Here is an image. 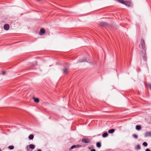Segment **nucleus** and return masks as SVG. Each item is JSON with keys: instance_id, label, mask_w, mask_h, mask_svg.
<instances>
[{"instance_id": "dca6fc26", "label": "nucleus", "mask_w": 151, "mask_h": 151, "mask_svg": "<svg viewBox=\"0 0 151 151\" xmlns=\"http://www.w3.org/2000/svg\"><path fill=\"white\" fill-rule=\"evenodd\" d=\"M14 146L13 145H10L8 147V148L11 150L14 149Z\"/></svg>"}, {"instance_id": "9d476101", "label": "nucleus", "mask_w": 151, "mask_h": 151, "mask_svg": "<svg viewBox=\"0 0 151 151\" xmlns=\"http://www.w3.org/2000/svg\"><path fill=\"white\" fill-rule=\"evenodd\" d=\"M108 135V133L106 132H105L103 134L102 136L103 137L105 138L107 137Z\"/></svg>"}, {"instance_id": "4be33fe9", "label": "nucleus", "mask_w": 151, "mask_h": 151, "mask_svg": "<svg viewBox=\"0 0 151 151\" xmlns=\"http://www.w3.org/2000/svg\"><path fill=\"white\" fill-rule=\"evenodd\" d=\"M76 148L80 147L82 146L81 145H76Z\"/></svg>"}, {"instance_id": "5701e85b", "label": "nucleus", "mask_w": 151, "mask_h": 151, "mask_svg": "<svg viewBox=\"0 0 151 151\" xmlns=\"http://www.w3.org/2000/svg\"><path fill=\"white\" fill-rule=\"evenodd\" d=\"M65 66H67V68L68 67V66L69 65V64L67 63H65Z\"/></svg>"}, {"instance_id": "1a4fd4ad", "label": "nucleus", "mask_w": 151, "mask_h": 151, "mask_svg": "<svg viewBox=\"0 0 151 151\" xmlns=\"http://www.w3.org/2000/svg\"><path fill=\"white\" fill-rule=\"evenodd\" d=\"M29 148L32 150H33L35 148V146L34 145L30 144L29 145Z\"/></svg>"}, {"instance_id": "39448f33", "label": "nucleus", "mask_w": 151, "mask_h": 151, "mask_svg": "<svg viewBox=\"0 0 151 151\" xmlns=\"http://www.w3.org/2000/svg\"><path fill=\"white\" fill-rule=\"evenodd\" d=\"M45 33V30L44 29L42 28L40 29L39 34L40 35H42Z\"/></svg>"}, {"instance_id": "412c9836", "label": "nucleus", "mask_w": 151, "mask_h": 151, "mask_svg": "<svg viewBox=\"0 0 151 151\" xmlns=\"http://www.w3.org/2000/svg\"><path fill=\"white\" fill-rule=\"evenodd\" d=\"M76 145H73L71 147L70 149L71 150L74 148H76Z\"/></svg>"}, {"instance_id": "a211bd4d", "label": "nucleus", "mask_w": 151, "mask_h": 151, "mask_svg": "<svg viewBox=\"0 0 151 151\" xmlns=\"http://www.w3.org/2000/svg\"><path fill=\"white\" fill-rule=\"evenodd\" d=\"M132 136L133 137L136 139H137L138 137V136L136 134H134L132 135Z\"/></svg>"}, {"instance_id": "7ed1b4c3", "label": "nucleus", "mask_w": 151, "mask_h": 151, "mask_svg": "<svg viewBox=\"0 0 151 151\" xmlns=\"http://www.w3.org/2000/svg\"><path fill=\"white\" fill-rule=\"evenodd\" d=\"M90 141V140L87 138H83L82 139V142L84 143H88Z\"/></svg>"}, {"instance_id": "b1692460", "label": "nucleus", "mask_w": 151, "mask_h": 151, "mask_svg": "<svg viewBox=\"0 0 151 151\" xmlns=\"http://www.w3.org/2000/svg\"><path fill=\"white\" fill-rule=\"evenodd\" d=\"M149 88L151 90V84H149L148 86Z\"/></svg>"}, {"instance_id": "f3484780", "label": "nucleus", "mask_w": 151, "mask_h": 151, "mask_svg": "<svg viewBox=\"0 0 151 151\" xmlns=\"http://www.w3.org/2000/svg\"><path fill=\"white\" fill-rule=\"evenodd\" d=\"M136 149L137 150H139L141 149V147L139 145H138L136 147Z\"/></svg>"}, {"instance_id": "393cba45", "label": "nucleus", "mask_w": 151, "mask_h": 151, "mask_svg": "<svg viewBox=\"0 0 151 151\" xmlns=\"http://www.w3.org/2000/svg\"><path fill=\"white\" fill-rule=\"evenodd\" d=\"M6 74V72L5 71H3L2 74L3 75H4Z\"/></svg>"}, {"instance_id": "a878e982", "label": "nucleus", "mask_w": 151, "mask_h": 151, "mask_svg": "<svg viewBox=\"0 0 151 151\" xmlns=\"http://www.w3.org/2000/svg\"><path fill=\"white\" fill-rule=\"evenodd\" d=\"M145 151H151L149 148H147L146 149Z\"/></svg>"}, {"instance_id": "bb28decb", "label": "nucleus", "mask_w": 151, "mask_h": 151, "mask_svg": "<svg viewBox=\"0 0 151 151\" xmlns=\"http://www.w3.org/2000/svg\"><path fill=\"white\" fill-rule=\"evenodd\" d=\"M90 151H96V150L94 149L91 150Z\"/></svg>"}, {"instance_id": "4468645a", "label": "nucleus", "mask_w": 151, "mask_h": 151, "mask_svg": "<svg viewBox=\"0 0 151 151\" xmlns=\"http://www.w3.org/2000/svg\"><path fill=\"white\" fill-rule=\"evenodd\" d=\"M96 146L98 147L99 148L101 146V145L100 142H98L96 143Z\"/></svg>"}, {"instance_id": "2eb2a0df", "label": "nucleus", "mask_w": 151, "mask_h": 151, "mask_svg": "<svg viewBox=\"0 0 151 151\" xmlns=\"http://www.w3.org/2000/svg\"><path fill=\"white\" fill-rule=\"evenodd\" d=\"M34 137V135L33 134H30L29 136L28 137L31 140L33 139Z\"/></svg>"}, {"instance_id": "423d86ee", "label": "nucleus", "mask_w": 151, "mask_h": 151, "mask_svg": "<svg viewBox=\"0 0 151 151\" xmlns=\"http://www.w3.org/2000/svg\"><path fill=\"white\" fill-rule=\"evenodd\" d=\"M68 68H65L63 70V72L64 74H66L68 73Z\"/></svg>"}, {"instance_id": "cd10ccee", "label": "nucleus", "mask_w": 151, "mask_h": 151, "mask_svg": "<svg viewBox=\"0 0 151 151\" xmlns=\"http://www.w3.org/2000/svg\"><path fill=\"white\" fill-rule=\"evenodd\" d=\"M0 151H1V149L0 148Z\"/></svg>"}, {"instance_id": "20e7f679", "label": "nucleus", "mask_w": 151, "mask_h": 151, "mask_svg": "<svg viewBox=\"0 0 151 151\" xmlns=\"http://www.w3.org/2000/svg\"><path fill=\"white\" fill-rule=\"evenodd\" d=\"M9 28V25L8 24H5L4 25V29L5 30H8Z\"/></svg>"}, {"instance_id": "6ab92c4d", "label": "nucleus", "mask_w": 151, "mask_h": 151, "mask_svg": "<svg viewBox=\"0 0 151 151\" xmlns=\"http://www.w3.org/2000/svg\"><path fill=\"white\" fill-rule=\"evenodd\" d=\"M86 61V60L85 59L83 58V60H79V62H85Z\"/></svg>"}, {"instance_id": "aec40b11", "label": "nucleus", "mask_w": 151, "mask_h": 151, "mask_svg": "<svg viewBox=\"0 0 151 151\" xmlns=\"http://www.w3.org/2000/svg\"><path fill=\"white\" fill-rule=\"evenodd\" d=\"M142 145L145 147H146L147 145V144L146 142H144L143 143Z\"/></svg>"}, {"instance_id": "0eeeda50", "label": "nucleus", "mask_w": 151, "mask_h": 151, "mask_svg": "<svg viewBox=\"0 0 151 151\" xmlns=\"http://www.w3.org/2000/svg\"><path fill=\"white\" fill-rule=\"evenodd\" d=\"M141 127L140 125H137L136 127V129L138 130H139L141 129Z\"/></svg>"}, {"instance_id": "6e6552de", "label": "nucleus", "mask_w": 151, "mask_h": 151, "mask_svg": "<svg viewBox=\"0 0 151 151\" xmlns=\"http://www.w3.org/2000/svg\"><path fill=\"white\" fill-rule=\"evenodd\" d=\"M148 136H151V132H147L145 133V137H147Z\"/></svg>"}, {"instance_id": "f03ea898", "label": "nucleus", "mask_w": 151, "mask_h": 151, "mask_svg": "<svg viewBox=\"0 0 151 151\" xmlns=\"http://www.w3.org/2000/svg\"><path fill=\"white\" fill-rule=\"evenodd\" d=\"M142 55L143 60L145 61H147V58L146 57V51H142Z\"/></svg>"}, {"instance_id": "f257e3e1", "label": "nucleus", "mask_w": 151, "mask_h": 151, "mask_svg": "<svg viewBox=\"0 0 151 151\" xmlns=\"http://www.w3.org/2000/svg\"><path fill=\"white\" fill-rule=\"evenodd\" d=\"M139 47L143 50V51H146L145 41L144 39H141Z\"/></svg>"}, {"instance_id": "9b49d317", "label": "nucleus", "mask_w": 151, "mask_h": 151, "mask_svg": "<svg viewBox=\"0 0 151 151\" xmlns=\"http://www.w3.org/2000/svg\"><path fill=\"white\" fill-rule=\"evenodd\" d=\"M115 131L114 129H112L109 130L108 131V132L109 133L112 134Z\"/></svg>"}, {"instance_id": "ddd939ff", "label": "nucleus", "mask_w": 151, "mask_h": 151, "mask_svg": "<svg viewBox=\"0 0 151 151\" xmlns=\"http://www.w3.org/2000/svg\"><path fill=\"white\" fill-rule=\"evenodd\" d=\"M99 24L100 25H101L103 26H105L106 25V24L105 22H100Z\"/></svg>"}, {"instance_id": "f8f14e48", "label": "nucleus", "mask_w": 151, "mask_h": 151, "mask_svg": "<svg viewBox=\"0 0 151 151\" xmlns=\"http://www.w3.org/2000/svg\"><path fill=\"white\" fill-rule=\"evenodd\" d=\"M33 99H34V101L36 103H38L39 102V100L38 98L34 97Z\"/></svg>"}]
</instances>
